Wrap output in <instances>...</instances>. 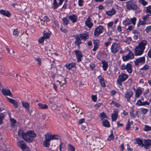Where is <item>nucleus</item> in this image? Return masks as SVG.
<instances>
[{"mask_svg": "<svg viewBox=\"0 0 151 151\" xmlns=\"http://www.w3.org/2000/svg\"><path fill=\"white\" fill-rule=\"evenodd\" d=\"M116 11L114 9L111 10L106 12V14L109 16H112L115 13Z\"/></svg>", "mask_w": 151, "mask_h": 151, "instance_id": "obj_30", "label": "nucleus"}, {"mask_svg": "<svg viewBox=\"0 0 151 151\" xmlns=\"http://www.w3.org/2000/svg\"><path fill=\"white\" fill-rule=\"evenodd\" d=\"M129 58L130 59H132L134 58V54L133 52L130 50H129V53L127 55Z\"/></svg>", "mask_w": 151, "mask_h": 151, "instance_id": "obj_33", "label": "nucleus"}, {"mask_svg": "<svg viewBox=\"0 0 151 151\" xmlns=\"http://www.w3.org/2000/svg\"><path fill=\"white\" fill-rule=\"evenodd\" d=\"M74 52L77 58V61L79 62L81 61V58L83 57L81 52L77 50H75Z\"/></svg>", "mask_w": 151, "mask_h": 151, "instance_id": "obj_12", "label": "nucleus"}, {"mask_svg": "<svg viewBox=\"0 0 151 151\" xmlns=\"http://www.w3.org/2000/svg\"><path fill=\"white\" fill-rule=\"evenodd\" d=\"M57 81L59 83L61 87L63 86L66 82V79L63 77L61 76H59Z\"/></svg>", "mask_w": 151, "mask_h": 151, "instance_id": "obj_9", "label": "nucleus"}, {"mask_svg": "<svg viewBox=\"0 0 151 151\" xmlns=\"http://www.w3.org/2000/svg\"><path fill=\"white\" fill-rule=\"evenodd\" d=\"M134 36V38L135 39H137L139 37V32H136V33H135Z\"/></svg>", "mask_w": 151, "mask_h": 151, "instance_id": "obj_60", "label": "nucleus"}, {"mask_svg": "<svg viewBox=\"0 0 151 151\" xmlns=\"http://www.w3.org/2000/svg\"><path fill=\"white\" fill-rule=\"evenodd\" d=\"M37 105L40 109H46L48 108V106L46 104H43L41 103H38Z\"/></svg>", "mask_w": 151, "mask_h": 151, "instance_id": "obj_27", "label": "nucleus"}, {"mask_svg": "<svg viewBox=\"0 0 151 151\" xmlns=\"http://www.w3.org/2000/svg\"><path fill=\"white\" fill-rule=\"evenodd\" d=\"M99 42V40H96L93 41L94 46H98V43Z\"/></svg>", "mask_w": 151, "mask_h": 151, "instance_id": "obj_59", "label": "nucleus"}, {"mask_svg": "<svg viewBox=\"0 0 151 151\" xmlns=\"http://www.w3.org/2000/svg\"><path fill=\"white\" fill-rule=\"evenodd\" d=\"M22 106L25 108L26 110L28 111L29 110L30 106L28 102L22 101Z\"/></svg>", "mask_w": 151, "mask_h": 151, "instance_id": "obj_22", "label": "nucleus"}, {"mask_svg": "<svg viewBox=\"0 0 151 151\" xmlns=\"http://www.w3.org/2000/svg\"><path fill=\"white\" fill-rule=\"evenodd\" d=\"M133 95V92L132 91H129L127 92L125 94V98L127 99V102L130 101V99Z\"/></svg>", "mask_w": 151, "mask_h": 151, "instance_id": "obj_17", "label": "nucleus"}, {"mask_svg": "<svg viewBox=\"0 0 151 151\" xmlns=\"http://www.w3.org/2000/svg\"><path fill=\"white\" fill-rule=\"evenodd\" d=\"M126 7L127 9L134 10L137 8V6L135 2L133 0H130L126 3Z\"/></svg>", "mask_w": 151, "mask_h": 151, "instance_id": "obj_4", "label": "nucleus"}, {"mask_svg": "<svg viewBox=\"0 0 151 151\" xmlns=\"http://www.w3.org/2000/svg\"><path fill=\"white\" fill-rule=\"evenodd\" d=\"M8 101L11 103L12 104L14 107L17 108L18 107V104L17 102L14 99L6 97Z\"/></svg>", "mask_w": 151, "mask_h": 151, "instance_id": "obj_16", "label": "nucleus"}, {"mask_svg": "<svg viewBox=\"0 0 151 151\" xmlns=\"http://www.w3.org/2000/svg\"><path fill=\"white\" fill-rule=\"evenodd\" d=\"M91 19L90 16H88L87 19L85 21V23L86 25L91 28L93 25V24L91 22Z\"/></svg>", "mask_w": 151, "mask_h": 151, "instance_id": "obj_18", "label": "nucleus"}, {"mask_svg": "<svg viewBox=\"0 0 151 151\" xmlns=\"http://www.w3.org/2000/svg\"><path fill=\"white\" fill-rule=\"evenodd\" d=\"M104 29L102 26H100L96 28L94 32V35L95 37H98L99 35L102 33L104 31Z\"/></svg>", "mask_w": 151, "mask_h": 151, "instance_id": "obj_6", "label": "nucleus"}, {"mask_svg": "<svg viewBox=\"0 0 151 151\" xmlns=\"http://www.w3.org/2000/svg\"><path fill=\"white\" fill-rule=\"evenodd\" d=\"M5 116V115L3 113H1L0 114V123L2 124V120L3 119Z\"/></svg>", "mask_w": 151, "mask_h": 151, "instance_id": "obj_51", "label": "nucleus"}, {"mask_svg": "<svg viewBox=\"0 0 151 151\" xmlns=\"http://www.w3.org/2000/svg\"><path fill=\"white\" fill-rule=\"evenodd\" d=\"M102 64H103L102 67L104 70L106 71L108 67V65L107 63L105 61H102Z\"/></svg>", "mask_w": 151, "mask_h": 151, "instance_id": "obj_31", "label": "nucleus"}, {"mask_svg": "<svg viewBox=\"0 0 151 151\" xmlns=\"http://www.w3.org/2000/svg\"><path fill=\"white\" fill-rule=\"evenodd\" d=\"M149 14L146 15L145 16H143L142 17V19L144 20L145 21L149 18Z\"/></svg>", "mask_w": 151, "mask_h": 151, "instance_id": "obj_61", "label": "nucleus"}, {"mask_svg": "<svg viewBox=\"0 0 151 151\" xmlns=\"http://www.w3.org/2000/svg\"><path fill=\"white\" fill-rule=\"evenodd\" d=\"M137 20L136 18L135 17H133L131 19V22L132 23V24L134 25H135V22Z\"/></svg>", "mask_w": 151, "mask_h": 151, "instance_id": "obj_53", "label": "nucleus"}, {"mask_svg": "<svg viewBox=\"0 0 151 151\" xmlns=\"http://www.w3.org/2000/svg\"><path fill=\"white\" fill-rule=\"evenodd\" d=\"M146 12L149 14V15L151 16V5L147 7Z\"/></svg>", "mask_w": 151, "mask_h": 151, "instance_id": "obj_43", "label": "nucleus"}, {"mask_svg": "<svg viewBox=\"0 0 151 151\" xmlns=\"http://www.w3.org/2000/svg\"><path fill=\"white\" fill-rule=\"evenodd\" d=\"M58 4L57 3V1L56 0H54L53 1V9H55L57 8L58 6Z\"/></svg>", "mask_w": 151, "mask_h": 151, "instance_id": "obj_44", "label": "nucleus"}, {"mask_svg": "<svg viewBox=\"0 0 151 151\" xmlns=\"http://www.w3.org/2000/svg\"><path fill=\"white\" fill-rule=\"evenodd\" d=\"M113 103H114V105L117 107H119L120 106V105L117 102H115L114 101H112L110 104L111 105H112Z\"/></svg>", "mask_w": 151, "mask_h": 151, "instance_id": "obj_52", "label": "nucleus"}, {"mask_svg": "<svg viewBox=\"0 0 151 151\" xmlns=\"http://www.w3.org/2000/svg\"><path fill=\"white\" fill-rule=\"evenodd\" d=\"M35 60L38 63V64L39 66H40L41 64V59L40 58H35Z\"/></svg>", "mask_w": 151, "mask_h": 151, "instance_id": "obj_45", "label": "nucleus"}, {"mask_svg": "<svg viewBox=\"0 0 151 151\" xmlns=\"http://www.w3.org/2000/svg\"><path fill=\"white\" fill-rule=\"evenodd\" d=\"M18 133L19 137L28 142H32L34 138L36 136L35 133L32 131H29L26 133H24L22 129H20L19 130Z\"/></svg>", "mask_w": 151, "mask_h": 151, "instance_id": "obj_1", "label": "nucleus"}, {"mask_svg": "<svg viewBox=\"0 0 151 151\" xmlns=\"http://www.w3.org/2000/svg\"><path fill=\"white\" fill-rule=\"evenodd\" d=\"M128 77L127 75L122 73L119 76V78L122 81H124L128 78Z\"/></svg>", "mask_w": 151, "mask_h": 151, "instance_id": "obj_20", "label": "nucleus"}, {"mask_svg": "<svg viewBox=\"0 0 151 151\" xmlns=\"http://www.w3.org/2000/svg\"><path fill=\"white\" fill-rule=\"evenodd\" d=\"M81 129L84 132H87L88 131L87 125L86 124H84L82 126Z\"/></svg>", "mask_w": 151, "mask_h": 151, "instance_id": "obj_38", "label": "nucleus"}, {"mask_svg": "<svg viewBox=\"0 0 151 151\" xmlns=\"http://www.w3.org/2000/svg\"><path fill=\"white\" fill-rule=\"evenodd\" d=\"M122 58L123 61H127L129 59L127 55L125 56H123Z\"/></svg>", "mask_w": 151, "mask_h": 151, "instance_id": "obj_55", "label": "nucleus"}, {"mask_svg": "<svg viewBox=\"0 0 151 151\" xmlns=\"http://www.w3.org/2000/svg\"><path fill=\"white\" fill-rule=\"evenodd\" d=\"M120 45L118 44L113 43L111 47V52L113 53H116L119 49Z\"/></svg>", "mask_w": 151, "mask_h": 151, "instance_id": "obj_7", "label": "nucleus"}, {"mask_svg": "<svg viewBox=\"0 0 151 151\" xmlns=\"http://www.w3.org/2000/svg\"><path fill=\"white\" fill-rule=\"evenodd\" d=\"M142 102L140 100L137 101L136 104L139 106H142Z\"/></svg>", "mask_w": 151, "mask_h": 151, "instance_id": "obj_63", "label": "nucleus"}, {"mask_svg": "<svg viewBox=\"0 0 151 151\" xmlns=\"http://www.w3.org/2000/svg\"><path fill=\"white\" fill-rule=\"evenodd\" d=\"M121 69L122 70H126L129 73H131L132 72V65L129 63H127L126 65H125L124 64H122L121 66Z\"/></svg>", "mask_w": 151, "mask_h": 151, "instance_id": "obj_5", "label": "nucleus"}, {"mask_svg": "<svg viewBox=\"0 0 151 151\" xmlns=\"http://www.w3.org/2000/svg\"><path fill=\"white\" fill-rule=\"evenodd\" d=\"M135 142L139 145L143 147L144 146V143H143V141L139 138H137L135 139Z\"/></svg>", "mask_w": 151, "mask_h": 151, "instance_id": "obj_29", "label": "nucleus"}, {"mask_svg": "<svg viewBox=\"0 0 151 151\" xmlns=\"http://www.w3.org/2000/svg\"><path fill=\"white\" fill-rule=\"evenodd\" d=\"M140 111L144 114H146L148 111V109H147L145 108H141L140 109Z\"/></svg>", "mask_w": 151, "mask_h": 151, "instance_id": "obj_48", "label": "nucleus"}, {"mask_svg": "<svg viewBox=\"0 0 151 151\" xmlns=\"http://www.w3.org/2000/svg\"><path fill=\"white\" fill-rule=\"evenodd\" d=\"M60 31L66 33L67 32V30L64 28V27L63 26H62L60 28Z\"/></svg>", "mask_w": 151, "mask_h": 151, "instance_id": "obj_56", "label": "nucleus"}, {"mask_svg": "<svg viewBox=\"0 0 151 151\" xmlns=\"http://www.w3.org/2000/svg\"><path fill=\"white\" fill-rule=\"evenodd\" d=\"M145 62V57H143L137 59L134 61V63L136 65H138L139 63H144Z\"/></svg>", "mask_w": 151, "mask_h": 151, "instance_id": "obj_15", "label": "nucleus"}, {"mask_svg": "<svg viewBox=\"0 0 151 151\" xmlns=\"http://www.w3.org/2000/svg\"><path fill=\"white\" fill-rule=\"evenodd\" d=\"M144 130L145 131H147L151 130V127L145 125V127L144 128Z\"/></svg>", "mask_w": 151, "mask_h": 151, "instance_id": "obj_46", "label": "nucleus"}, {"mask_svg": "<svg viewBox=\"0 0 151 151\" xmlns=\"http://www.w3.org/2000/svg\"><path fill=\"white\" fill-rule=\"evenodd\" d=\"M114 137L113 135L112 131H111V134L109 136L107 139L108 141H111V140H113L114 139Z\"/></svg>", "mask_w": 151, "mask_h": 151, "instance_id": "obj_36", "label": "nucleus"}, {"mask_svg": "<svg viewBox=\"0 0 151 151\" xmlns=\"http://www.w3.org/2000/svg\"><path fill=\"white\" fill-rule=\"evenodd\" d=\"M17 145L24 151L28 148V147L25 145L24 142L22 140L18 141L17 142Z\"/></svg>", "mask_w": 151, "mask_h": 151, "instance_id": "obj_8", "label": "nucleus"}, {"mask_svg": "<svg viewBox=\"0 0 151 151\" xmlns=\"http://www.w3.org/2000/svg\"><path fill=\"white\" fill-rule=\"evenodd\" d=\"M0 14L7 17H10L11 16L9 11L3 9L0 10Z\"/></svg>", "mask_w": 151, "mask_h": 151, "instance_id": "obj_11", "label": "nucleus"}, {"mask_svg": "<svg viewBox=\"0 0 151 151\" xmlns=\"http://www.w3.org/2000/svg\"><path fill=\"white\" fill-rule=\"evenodd\" d=\"M45 39V38L42 36L39 38L38 40V42L40 43H42L44 42Z\"/></svg>", "mask_w": 151, "mask_h": 151, "instance_id": "obj_57", "label": "nucleus"}, {"mask_svg": "<svg viewBox=\"0 0 151 151\" xmlns=\"http://www.w3.org/2000/svg\"><path fill=\"white\" fill-rule=\"evenodd\" d=\"M147 55L149 57L151 58V48L149 50L148 52Z\"/></svg>", "mask_w": 151, "mask_h": 151, "instance_id": "obj_64", "label": "nucleus"}, {"mask_svg": "<svg viewBox=\"0 0 151 151\" xmlns=\"http://www.w3.org/2000/svg\"><path fill=\"white\" fill-rule=\"evenodd\" d=\"M1 92L4 95L9 96L11 97H12V94L9 89L3 88L2 89Z\"/></svg>", "mask_w": 151, "mask_h": 151, "instance_id": "obj_10", "label": "nucleus"}, {"mask_svg": "<svg viewBox=\"0 0 151 151\" xmlns=\"http://www.w3.org/2000/svg\"><path fill=\"white\" fill-rule=\"evenodd\" d=\"M130 116L134 118L138 114V111H136L135 113L134 114V113L133 111L132 110L130 112Z\"/></svg>", "mask_w": 151, "mask_h": 151, "instance_id": "obj_37", "label": "nucleus"}, {"mask_svg": "<svg viewBox=\"0 0 151 151\" xmlns=\"http://www.w3.org/2000/svg\"><path fill=\"white\" fill-rule=\"evenodd\" d=\"M79 37L81 39L86 40L88 38V35L87 33L81 34Z\"/></svg>", "mask_w": 151, "mask_h": 151, "instance_id": "obj_21", "label": "nucleus"}, {"mask_svg": "<svg viewBox=\"0 0 151 151\" xmlns=\"http://www.w3.org/2000/svg\"><path fill=\"white\" fill-rule=\"evenodd\" d=\"M145 30L147 33L151 32V26H147L145 29Z\"/></svg>", "mask_w": 151, "mask_h": 151, "instance_id": "obj_49", "label": "nucleus"}, {"mask_svg": "<svg viewBox=\"0 0 151 151\" xmlns=\"http://www.w3.org/2000/svg\"><path fill=\"white\" fill-rule=\"evenodd\" d=\"M62 20L63 24L67 26L69 22V21L67 18L66 17H64L63 19Z\"/></svg>", "mask_w": 151, "mask_h": 151, "instance_id": "obj_41", "label": "nucleus"}, {"mask_svg": "<svg viewBox=\"0 0 151 151\" xmlns=\"http://www.w3.org/2000/svg\"><path fill=\"white\" fill-rule=\"evenodd\" d=\"M144 146L146 149L148 148L149 146H151V140L144 139L143 140Z\"/></svg>", "mask_w": 151, "mask_h": 151, "instance_id": "obj_13", "label": "nucleus"}, {"mask_svg": "<svg viewBox=\"0 0 151 151\" xmlns=\"http://www.w3.org/2000/svg\"><path fill=\"white\" fill-rule=\"evenodd\" d=\"M149 66L147 65H145L143 67L141 68V70H146L148 69Z\"/></svg>", "mask_w": 151, "mask_h": 151, "instance_id": "obj_54", "label": "nucleus"}, {"mask_svg": "<svg viewBox=\"0 0 151 151\" xmlns=\"http://www.w3.org/2000/svg\"><path fill=\"white\" fill-rule=\"evenodd\" d=\"M99 117L102 121L108 119L107 116L104 112H103L100 114Z\"/></svg>", "mask_w": 151, "mask_h": 151, "instance_id": "obj_24", "label": "nucleus"}, {"mask_svg": "<svg viewBox=\"0 0 151 151\" xmlns=\"http://www.w3.org/2000/svg\"><path fill=\"white\" fill-rule=\"evenodd\" d=\"M130 122L129 121H128L127 124L126 126V129L127 130H128L129 129L130 127V124H129Z\"/></svg>", "mask_w": 151, "mask_h": 151, "instance_id": "obj_62", "label": "nucleus"}, {"mask_svg": "<svg viewBox=\"0 0 151 151\" xmlns=\"http://www.w3.org/2000/svg\"><path fill=\"white\" fill-rule=\"evenodd\" d=\"M19 32L18 29H15L14 30L13 32V35L14 36L17 37L19 36Z\"/></svg>", "mask_w": 151, "mask_h": 151, "instance_id": "obj_34", "label": "nucleus"}, {"mask_svg": "<svg viewBox=\"0 0 151 151\" xmlns=\"http://www.w3.org/2000/svg\"><path fill=\"white\" fill-rule=\"evenodd\" d=\"M91 98L93 101L94 102H96L97 99V97L96 95H92Z\"/></svg>", "mask_w": 151, "mask_h": 151, "instance_id": "obj_58", "label": "nucleus"}, {"mask_svg": "<svg viewBox=\"0 0 151 151\" xmlns=\"http://www.w3.org/2000/svg\"><path fill=\"white\" fill-rule=\"evenodd\" d=\"M102 122L104 126L106 127H110V123L109 121L107 120V119H105V120L102 121Z\"/></svg>", "mask_w": 151, "mask_h": 151, "instance_id": "obj_28", "label": "nucleus"}, {"mask_svg": "<svg viewBox=\"0 0 151 151\" xmlns=\"http://www.w3.org/2000/svg\"><path fill=\"white\" fill-rule=\"evenodd\" d=\"M139 2L142 4L143 6L146 5L147 4V3L146 1H144V0H139Z\"/></svg>", "mask_w": 151, "mask_h": 151, "instance_id": "obj_50", "label": "nucleus"}, {"mask_svg": "<svg viewBox=\"0 0 151 151\" xmlns=\"http://www.w3.org/2000/svg\"><path fill=\"white\" fill-rule=\"evenodd\" d=\"M131 23V20L128 18H127L126 20L123 22V24L124 25H128Z\"/></svg>", "mask_w": 151, "mask_h": 151, "instance_id": "obj_35", "label": "nucleus"}, {"mask_svg": "<svg viewBox=\"0 0 151 151\" xmlns=\"http://www.w3.org/2000/svg\"><path fill=\"white\" fill-rule=\"evenodd\" d=\"M75 44L78 47H80V45L82 42L81 41V39L78 35H76L75 37Z\"/></svg>", "mask_w": 151, "mask_h": 151, "instance_id": "obj_14", "label": "nucleus"}, {"mask_svg": "<svg viewBox=\"0 0 151 151\" xmlns=\"http://www.w3.org/2000/svg\"><path fill=\"white\" fill-rule=\"evenodd\" d=\"M69 19L73 23L76 21L77 17L75 15L69 16L68 17Z\"/></svg>", "mask_w": 151, "mask_h": 151, "instance_id": "obj_26", "label": "nucleus"}, {"mask_svg": "<svg viewBox=\"0 0 151 151\" xmlns=\"http://www.w3.org/2000/svg\"><path fill=\"white\" fill-rule=\"evenodd\" d=\"M45 139L43 144V146L45 147H48L50 145V142L54 139H58L59 136L57 135H52L50 133L45 134Z\"/></svg>", "mask_w": 151, "mask_h": 151, "instance_id": "obj_3", "label": "nucleus"}, {"mask_svg": "<svg viewBox=\"0 0 151 151\" xmlns=\"http://www.w3.org/2000/svg\"><path fill=\"white\" fill-rule=\"evenodd\" d=\"M68 151H75V147L72 145L70 144L68 145Z\"/></svg>", "mask_w": 151, "mask_h": 151, "instance_id": "obj_40", "label": "nucleus"}, {"mask_svg": "<svg viewBox=\"0 0 151 151\" xmlns=\"http://www.w3.org/2000/svg\"><path fill=\"white\" fill-rule=\"evenodd\" d=\"M96 141V146L98 147V149H101L103 146V144L101 142L100 139H97Z\"/></svg>", "mask_w": 151, "mask_h": 151, "instance_id": "obj_23", "label": "nucleus"}, {"mask_svg": "<svg viewBox=\"0 0 151 151\" xmlns=\"http://www.w3.org/2000/svg\"><path fill=\"white\" fill-rule=\"evenodd\" d=\"M41 118L43 119L47 120L48 119V117H47L46 115L45 114H42L41 116Z\"/></svg>", "mask_w": 151, "mask_h": 151, "instance_id": "obj_47", "label": "nucleus"}, {"mask_svg": "<svg viewBox=\"0 0 151 151\" xmlns=\"http://www.w3.org/2000/svg\"><path fill=\"white\" fill-rule=\"evenodd\" d=\"M50 33H46L44 34L43 37L45 39H47L49 38L50 36Z\"/></svg>", "mask_w": 151, "mask_h": 151, "instance_id": "obj_42", "label": "nucleus"}, {"mask_svg": "<svg viewBox=\"0 0 151 151\" xmlns=\"http://www.w3.org/2000/svg\"><path fill=\"white\" fill-rule=\"evenodd\" d=\"M147 44V41L145 40H142L139 42L137 46L135 48L134 51L136 56L140 55L144 52V50L145 48V46Z\"/></svg>", "mask_w": 151, "mask_h": 151, "instance_id": "obj_2", "label": "nucleus"}, {"mask_svg": "<svg viewBox=\"0 0 151 151\" xmlns=\"http://www.w3.org/2000/svg\"><path fill=\"white\" fill-rule=\"evenodd\" d=\"M118 111L117 110H114V113L112 114L111 117L112 121H116L118 117Z\"/></svg>", "mask_w": 151, "mask_h": 151, "instance_id": "obj_19", "label": "nucleus"}, {"mask_svg": "<svg viewBox=\"0 0 151 151\" xmlns=\"http://www.w3.org/2000/svg\"><path fill=\"white\" fill-rule=\"evenodd\" d=\"M142 90L141 89H138L136 91L135 94V96L136 97H138L142 94Z\"/></svg>", "mask_w": 151, "mask_h": 151, "instance_id": "obj_32", "label": "nucleus"}, {"mask_svg": "<svg viewBox=\"0 0 151 151\" xmlns=\"http://www.w3.org/2000/svg\"><path fill=\"white\" fill-rule=\"evenodd\" d=\"M59 150L60 151H64L65 150V146L63 143L61 142L59 145Z\"/></svg>", "mask_w": 151, "mask_h": 151, "instance_id": "obj_39", "label": "nucleus"}, {"mask_svg": "<svg viewBox=\"0 0 151 151\" xmlns=\"http://www.w3.org/2000/svg\"><path fill=\"white\" fill-rule=\"evenodd\" d=\"M65 66L68 69L70 70L73 68L75 67V65L74 63H71L66 64L65 65Z\"/></svg>", "mask_w": 151, "mask_h": 151, "instance_id": "obj_25", "label": "nucleus"}]
</instances>
